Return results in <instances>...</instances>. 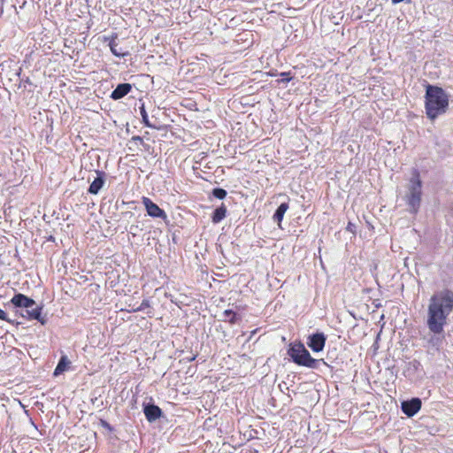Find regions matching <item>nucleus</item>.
I'll return each instance as SVG.
<instances>
[{
    "label": "nucleus",
    "instance_id": "0eeeda50",
    "mask_svg": "<svg viewBox=\"0 0 453 453\" xmlns=\"http://www.w3.org/2000/svg\"><path fill=\"white\" fill-rule=\"evenodd\" d=\"M142 204L144 205L147 213L153 218H160V219H165L166 213L165 211L160 209L157 204L153 203L150 198L148 197H142Z\"/></svg>",
    "mask_w": 453,
    "mask_h": 453
},
{
    "label": "nucleus",
    "instance_id": "ddd939ff",
    "mask_svg": "<svg viewBox=\"0 0 453 453\" xmlns=\"http://www.w3.org/2000/svg\"><path fill=\"white\" fill-rule=\"evenodd\" d=\"M288 203H282L274 212L273 219L274 221L278 222L279 226H280L284 214L288 210Z\"/></svg>",
    "mask_w": 453,
    "mask_h": 453
},
{
    "label": "nucleus",
    "instance_id": "9b49d317",
    "mask_svg": "<svg viewBox=\"0 0 453 453\" xmlns=\"http://www.w3.org/2000/svg\"><path fill=\"white\" fill-rule=\"evenodd\" d=\"M132 88V86L129 83H120L117 86V88L111 92V97L113 100H119L127 96Z\"/></svg>",
    "mask_w": 453,
    "mask_h": 453
},
{
    "label": "nucleus",
    "instance_id": "bb28decb",
    "mask_svg": "<svg viewBox=\"0 0 453 453\" xmlns=\"http://www.w3.org/2000/svg\"><path fill=\"white\" fill-rule=\"evenodd\" d=\"M4 0H2V2H4Z\"/></svg>",
    "mask_w": 453,
    "mask_h": 453
},
{
    "label": "nucleus",
    "instance_id": "a211bd4d",
    "mask_svg": "<svg viewBox=\"0 0 453 453\" xmlns=\"http://www.w3.org/2000/svg\"><path fill=\"white\" fill-rule=\"evenodd\" d=\"M212 195L218 198V199H224L227 193L226 191L224 189V188H216L212 190Z\"/></svg>",
    "mask_w": 453,
    "mask_h": 453
},
{
    "label": "nucleus",
    "instance_id": "7ed1b4c3",
    "mask_svg": "<svg viewBox=\"0 0 453 453\" xmlns=\"http://www.w3.org/2000/svg\"><path fill=\"white\" fill-rule=\"evenodd\" d=\"M425 99L426 113L430 119L434 120L446 112L449 106V96L441 88L427 85Z\"/></svg>",
    "mask_w": 453,
    "mask_h": 453
},
{
    "label": "nucleus",
    "instance_id": "a878e982",
    "mask_svg": "<svg viewBox=\"0 0 453 453\" xmlns=\"http://www.w3.org/2000/svg\"><path fill=\"white\" fill-rule=\"evenodd\" d=\"M150 313H151L150 311H147V314L149 315V317L152 316Z\"/></svg>",
    "mask_w": 453,
    "mask_h": 453
},
{
    "label": "nucleus",
    "instance_id": "412c9836",
    "mask_svg": "<svg viewBox=\"0 0 453 453\" xmlns=\"http://www.w3.org/2000/svg\"><path fill=\"white\" fill-rule=\"evenodd\" d=\"M0 319L5 320V321H8V322H10V321H11V320L7 318L6 313H5L2 309H0Z\"/></svg>",
    "mask_w": 453,
    "mask_h": 453
},
{
    "label": "nucleus",
    "instance_id": "f8f14e48",
    "mask_svg": "<svg viewBox=\"0 0 453 453\" xmlns=\"http://www.w3.org/2000/svg\"><path fill=\"white\" fill-rule=\"evenodd\" d=\"M71 362L68 359L67 356L62 355L57 367L54 370L53 375L58 376L62 374L64 372L67 371L70 367Z\"/></svg>",
    "mask_w": 453,
    "mask_h": 453
},
{
    "label": "nucleus",
    "instance_id": "4468645a",
    "mask_svg": "<svg viewBox=\"0 0 453 453\" xmlns=\"http://www.w3.org/2000/svg\"><path fill=\"white\" fill-rule=\"evenodd\" d=\"M226 215V207L224 203H221L219 207L215 209L213 211V215L211 217V221L214 224L219 223L222 219H225Z\"/></svg>",
    "mask_w": 453,
    "mask_h": 453
},
{
    "label": "nucleus",
    "instance_id": "9d476101",
    "mask_svg": "<svg viewBox=\"0 0 453 453\" xmlns=\"http://www.w3.org/2000/svg\"><path fill=\"white\" fill-rule=\"evenodd\" d=\"M96 173L97 176L95 178L88 188V192L93 195L98 194L105 182V173L102 171H96Z\"/></svg>",
    "mask_w": 453,
    "mask_h": 453
},
{
    "label": "nucleus",
    "instance_id": "5701e85b",
    "mask_svg": "<svg viewBox=\"0 0 453 453\" xmlns=\"http://www.w3.org/2000/svg\"><path fill=\"white\" fill-rule=\"evenodd\" d=\"M393 4H399L401 2L411 3V0H391Z\"/></svg>",
    "mask_w": 453,
    "mask_h": 453
},
{
    "label": "nucleus",
    "instance_id": "6e6552de",
    "mask_svg": "<svg viewBox=\"0 0 453 453\" xmlns=\"http://www.w3.org/2000/svg\"><path fill=\"white\" fill-rule=\"evenodd\" d=\"M421 408V401L419 398H412L410 401L402 403V411L408 417L414 416Z\"/></svg>",
    "mask_w": 453,
    "mask_h": 453
},
{
    "label": "nucleus",
    "instance_id": "39448f33",
    "mask_svg": "<svg viewBox=\"0 0 453 453\" xmlns=\"http://www.w3.org/2000/svg\"><path fill=\"white\" fill-rule=\"evenodd\" d=\"M421 188L422 182L419 178V173L418 170L414 169L406 195L407 204L410 207V211L412 213H417L419 209L422 194Z\"/></svg>",
    "mask_w": 453,
    "mask_h": 453
},
{
    "label": "nucleus",
    "instance_id": "6ab92c4d",
    "mask_svg": "<svg viewBox=\"0 0 453 453\" xmlns=\"http://www.w3.org/2000/svg\"><path fill=\"white\" fill-rule=\"evenodd\" d=\"M280 76L281 77V79L278 80L279 83H287L290 81L292 79V77L289 76V73H281Z\"/></svg>",
    "mask_w": 453,
    "mask_h": 453
},
{
    "label": "nucleus",
    "instance_id": "b1692460",
    "mask_svg": "<svg viewBox=\"0 0 453 453\" xmlns=\"http://www.w3.org/2000/svg\"><path fill=\"white\" fill-rule=\"evenodd\" d=\"M195 358H196V357H195V356H193V357H189L188 360H189V361H193V360H195Z\"/></svg>",
    "mask_w": 453,
    "mask_h": 453
},
{
    "label": "nucleus",
    "instance_id": "1a4fd4ad",
    "mask_svg": "<svg viewBox=\"0 0 453 453\" xmlns=\"http://www.w3.org/2000/svg\"><path fill=\"white\" fill-rule=\"evenodd\" d=\"M144 415L149 422H154L162 416L161 409L155 404H146L143 409Z\"/></svg>",
    "mask_w": 453,
    "mask_h": 453
},
{
    "label": "nucleus",
    "instance_id": "f03ea898",
    "mask_svg": "<svg viewBox=\"0 0 453 453\" xmlns=\"http://www.w3.org/2000/svg\"><path fill=\"white\" fill-rule=\"evenodd\" d=\"M6 305L12 306L16 315L25 318L28 320H37L42 325L46 324V315H42V306L35 301L21 293L14 295L10 303Z\"/></svg>",
    "mask_w": 453,
    "mask_h": 453
},
{
    "label": "nucleus",
    "instance_id": "4be33fe9",
    "mask_svg": "<svg viewBox=\"0 0 453 453\" xmlns=\"http://www.w3.org/2000/svg\"><path fill=\"white\" fill-rule=\"evenodd\" d=\"M354 229H355V225L352 223H349L347 226V230L354 233Z\"/></svg>",
    "mask_w": 453,
    "mask_h": 453
},
{
    "label": "nucleus",
    "instance_id": "20e7f679",
    "mask_svg": "<svg viewBox=\"0 0 453 453\" xmlns=\"http://www.w3.org/2000/svg\"><path fill=\"white\" fill-rule=\"evenodd\" d=\"M288 354L296 365L311 369H317L321 361L311 357L310 352L301 342L291 344Z\"/></svg>",
    "mask_w": 453,
    "mask_h": 453
},
{
    "label": "nucleus",
    "instance_id": "2eb2a0df",
    "mask_svg": "<svg viewBox=\"0 0 453 453\" xmlns=\"http://www.w3.org/2000/svg\"><path fill=\"white\" fill-rule=\"evenodd\" d=\"M116 38L117 36L113 37L110 42H109V46H110V49H111V53L116 56V57H125L127 56L128 53L127 52H123L121 51L120 49L118 48V42H116Z\"/></svg>",
    "mask_w": 453,
    "mask_h": 453
},
{
    "label": "nucleus",
    "instance_id": "393cba45",
    "mask_svg": "<svg viewBox=\"0 0 453 453\" xmlns=\"http://www.w3.org/2000/svg\"><path fill=\"white\" fill-rule=\"evenodd\" d=\"M134 140H142V138L140 136H136V137H134Z\"/></svg>",
    "mask_w": 453,
    "mask_h": 453
},
{
    "label": "nucleus",
    "instance_id": "f3484780",
    "mask_svg": "<svg viewBox=\"0 0 453 453\" xmlns=\"http://www.w3.org/2000/svg\"><path fill=\"white\" fill-rule=\"evenodd\" d=\"M140 113H141L142 118V122H143V124L146 127H150V128H155L156 127L154 125L150 124V122L149 121V117H148V114H147L146 110L144 108V105H142L140 108Z\"/></svg>",
    "mask_w": 453,
    "mask_h": 453
},
{
    "label": "nucleus",
    "instance_id": "423d86ee",
    "mask_svg": "<svg viewBox=\"0 0 453 453\" xmlns=\"http://www.w3.org/2000/svg\"><path fill=\"white\" fill-rule=\"evenodd\" d=\"M326 338L323 333H316L309 336L307 345L314 352H319L323 350L326 344Z\"/></svg>",
    "mask_w": 453,
    "mask_h": 453
},
{
    "label": "nucleus",
    "instance_id": "f257e3e1",
    "mask_svg": "<svg viewBox=\"0 0 453 453\" xmlns=\"http://www.w3.org/2000/svg\"><path fill=\"white\" fill-rule=\"evenodd\" d=\"M453 311V292L443 289L434 293L427 310V327L434 334H442L447 319Z\"/></svg>",
    "mask_w": 453,
    "mask_h": 453
},
{
    "label": "nucleus",
    "instance_id": "aec40b11",
    "mask_svg": "<svg viewBox=\"0 0 453 453\" xmlns=\"http://www.w3.org/2000/svg\"><path fill=\"white\" fill-rule=\"evenodd\" d=\"M150 307V302L149 300L145 299L142 302L139 307H137L134 311H144L146 308Z\"/></svg>",
    "mask_w": 453,
    "mask_h": 453
},
{
    "label": "nucleus",
    "instance_id": "dca6fc26",
    "mask_svg": "<svg viewBox=\"0 0 453 453\" xmlns=\"http://www.w3.org/2000/svg\"><path fill=\"white\" fill-rule=\"evenodd\" d=\"M222 319L231 324H235L239 319L238 315L232 310H226L222 314Z\"/></svg>",
    "mask_w": 453,
    "mask_h": 453
}]
</instances>
